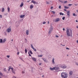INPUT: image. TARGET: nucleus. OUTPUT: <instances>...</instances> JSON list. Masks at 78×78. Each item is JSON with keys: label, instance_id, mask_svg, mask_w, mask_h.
I'll use <instances>...</instances> for the list:
<instances>
[{"label": "nucleus", "instance_id": "obj_39", "mask_svg": "<svg viewBox=\"0 0 78 78\" xmlns=\"http://www.w3.org/2000/svg\"><path fill=\"white\" fill-rule=\"evenodd\" d=\"M0 18H1V19H2V15H0Z\"/></svg>", "mask_w": 78, "mask_h": 78}, {"label": "nucleus", "instance_id": "obj_50", "mask_svg": "<svg viewBox=\"0 0 78 78\" xmlns=\"http://www.w3.org/2000/svg\"><path fill=\"white\" fill-rule=\"evenodd\" d=\"M64 11H67V10H66V9H64Z\"/></svg>", "mask_w": 78, "mask_h": 78}, {"label": "nucleus", "instance_id": "obj_4", "mask_svg": "<svg viewBox=\"0 0 78 78\" xmlns=\"http://www.w3.org/2000/svg\"><path fill=\"white\" fill-rule=\"evenodd\" d=\"M6 41V38H5L3 40L2 39H0V43H5Z\"/></svg>", "mask_w": 78, "mask_h": 78}, {"label": "nucleus", "instance_id": "obj_47", "mask_svg": "<svg viewBox=\"0 0 78 78\" xmlns=\"http://www.w3.org/2000/svg\"><path fill=\"white\" fill-rule=\"evenodd\" d=\"M41 64H42V63H40L39 64V66H41Z\"/></svg>", "mask_w": 78, "mask_h": 78}, {"label": "nucleus", "instance_id": "obj_54", "mask_svg": "<svg viewBox=\"0 0 78 78\" xmlns=\"http://www.w3.org/2000/svg\"><path fill=\"white\" fill-rule=\"evenodd\" d=\"M32 70L33 71V68H32Z\"/></svg>", "mask_w": 78, "mask_h": 78}, {"label": "nucleus", "instance_id": "obj_12", "mask_svg": "<svg viewBox=\"0 0 78 78\" xmlns=\"http://www.w3.org/2000/svg\"><path fill=\"white\" fill-rule=\"evenodd\" d=\"M69 74L70 75H72V74H73V71H70L69 72Z\"/></svg>", "mask_w": 78, "mask_h": 78}, {"label": "nucleus", "instance_id": "obj_35", "mask_svg": "<svg viewBox=\"0 0 78 78\" xmlns=\"http://www.w3.org/2000/svg\"><path fill=\"white\" fill-rule=\"evenodd\" d=\"M62 20H65V16H64L62 18Z\"/></svg>", "mask_w": 78, "mask_h": 78}, {"label": "nucleus", "instance_id": "obj_45", "mask_svg": "<svg viewBox=\"0 0 78 78\" xmlns=\"http://www.w3.org/2000/svg\"><path fill=\"white\" fill-rule=\"evenodd\" d=\"M22 73H23V74H24V73H25V72L24 71H23L22 72Z\"/></svg>", "mask_w": 78, "mask_h": 78}, {"label": "nucleus", "instance_id": "obj_9", "mask_svg": "<svg viewBox=\"0 0 78 78\" xmlns=\"http://www.w3.org/2000/svg\"><path fill=\"white\" fill-rule=\"evenodd\" d=\"M31 46L32 48V49H33V50H34L35 51H36V49L34 48V47H33V44H31Z\"/></svg>", "mask_w": 78, "mask_h": 78}, {"label": "nucleus", "instance_id": "obj_28", "mask_svg": "<svg viewBox=\"0 0 78 78\" xmlns=\"http://www.w3.org/2000/svg\"><path fill=\"white\" fill-rule=\"evenodd\" d=\"M25 53H27V49H25Z\"/></svg>", "mask_w": 78, "mask_h": 78}, {"label": "nucleus", "instance_id": "obj_31", "mask_svg": "<svg viewBox=\"0 0 78 78\" xmlns=\"http://www.w3.org/2000/svg\"><path fill=\"white\" fill-rule=\"evenodd\" d=\"M72 5H73V4H68V6H72Z\"/></svg>", "mask_w": 78, "mask_h": 78}, {"label": "nucleus", "instance_id": "obj_43", "mask_svg": "<svg viewBox=\"0 0 78 78\" xmlns=\"http://www.w3.org/2000/svg\"><path fill=\"white\" fill-rule=\"evenodd\" d=\"M66 50H70V49H69V48H66Z\"/></svg>", "mask_w": 78, "mask_h": 78}, {"label": "nucleus", "instance_id": "obj_33", "mask_svg": "<svg viewBox=\"0 0 78 78\" xmlns=\"http://www.w3.org/2000/svg\"><path fill=\"white\" fill-rule=\"evenodd\" d=\"M60 15H62V16H64V14L63 13H61V12H60Z\"/></svg>", "mask_w": 78, "mask_h": 78}, {"label": "nucleus", "instance_id": "obj_26", "mask_svg": "<svg viewBox=\"0 0 78 78\" xmlns=\"http://www.w3.org/2000/svg\"><path fill=\"white\" fill-rule=\"evenodd\" d=\"M0 76H3V73H2L0 71Z\"/></svg>", "mask_w": 78, "mask_h": 78}, {"label": "nucleus", "instance_id": "obj_16", "mask_svg": "<svg viewBox=\"0 0 78 78\" xmlns=\"http://www.w3.org/2000/svg\"><path fill=\"white\" fill-rule=\"evenodd\" d=\"M26 34L27 35H28L29 34V31L28 30L26 31Z\"/></svg>", "mask_w": 78, "mask_h": 78}, {"label": "nucleus", "instance_id": "obj_53", "mask_svg": "<svg viewBox=\"0 0 78 78\" xmlns=\"http://www.w3.org/2000/svg\"><path fill=\"white\" fill-rule=\"evenodd\" d=\"M76 12H78V10H76Z\"/></svg>", "mask_w": 78, "mask_h": 78}, {"label": "nucleus", "instance_id": "obj_13", "mask_svg": "<svg viewBox=\"0 0 78 78\" xmlns=\"http://www.w3.org/2000/svg\"><path fill=\"white\" fill-rule=\"evenodd\" d=\"M31 59H33V61H34L35 62L36 61V58H35L32 57Z\"/></svg>", "mask_w": 78, "mask_h": 78}, {"label": "nucleus", "instance_id": "obj_41", "mask_svg": "<svg viewBox=\"0 0 78 78\" xmlns=\"http://www.w3.org/2000/svg\"><path fill=\"white\" fill-rule=\"evenodd\" d=\"M45 23H46V22H43V24H45Z\"/></svg>", "mask_w": 78, "mask_h": 78}, {"label": "nucleus", "instance_id": "obj_52", "mask_svg": "<svg viewBox=\"0 0 78 78\" xmlns=\"http://www.w3.org/2000/svg\"><path fill=\"white\" fill-rule=\"evenodd\" d=\"M76 43H77V44H78V40H77L76 41Z\"/></svg>", "mask_w": 78, "mask_h": 78}, {"label": "nucleus", "instance_id": "obj_46", "mask_svg": "<svg viewBox=\"0 0 78 78\" xmlns=\"http://www.w3.org/2000/svg\"><path fill=\"white\" fill-rule=\"evenodd\" d=\"M55 37H59V36H58V35H56L55 36Z\"/></svg>", "mask_w": 78, "mask_h": 78}, {"label": "nucleus", "instance_id": "obj_55", "mask_svg": "<svg viewBox=\"0 0 78 78\" xmlns=\"http://www.w3.org/2000/svg\"><path fill=\"white\" fill-rule=\"evenodd\" d=\"M76 22H78V20H76Z\"/></svg>", "mask_w": 78, "mask_h": 78}, {"label": "nucleus", "instance_id": "obj_23", "mask_svg": "<svg viewBox=\"0 0 78 78\" xmlns=\"http://www.w3.org/2000/svg\"><path fill=\"white\" fill-rule=\"evenodd\" d=\"M64 8H65V9H69V7H67L66 6H64Z\"/></svg>", "mask_w": 78, "mask_h": 78}, {"label": "nucleus", "instance_id": "obj_37", "mask_svg": "<svg viewBox=\"0 0 78 78\" xmlns=\"http://www.w3.org/2000/svg\"><path fill=\"white\" fill-rule=\"evenodd\" d=\"M7 58H9V57H10V55H7Z\"/></svg>", "mask_w": 78, "mask_h": 78}, {"label": "nucleus", "instance_id": "obj_40", "mask_svg": "<svg viewBox=\"0 0 78 78\" xmlns=\"http://www.w3.org/2000/svg\"><path fill=\"white\" fill-rule=\"evenodd\" d=\"M38 57H42V55H38Z\"/></svg>", "mask_w": 78, "mask_h": 78}, {"label": "nucleus", "instance_id": "obj_15", "mask_svg": "<svg viewBox=\"0 0 78 78\" xmlns=\"http://www.w3.org/2000/svg\"><path fill=\"white\" fill-rule=\"evenodd\" d=\"M31 2H32V3H34V4H36V3H37L36 2H35V1H34L33 0H32Z\"/></svg>", "mask_w": 78, "mask_h": 78}, {"label": "nucleus", "instance_id": "obj_34", "mask_svg": "<svg viewBox=\"0 0 78 78\" xmlns=\"http://www.w3.org/2000/svg\"><path fill=\"white\" fill-rule=\"evenodd\" d=\"M75 64H76V65L78 66V62H76Z\"/></svg>", "mask_w": 78, "mask_h": 78}, {"label": "nucleus", "instance_id": "obj_49", "mask_svg": "<svg viewBox=\"0 0 78 78\" xmlns=\"http://www.w3.org/2000/svg\"><path fill=\"white\" fill-rule=\"evenodd\" d=\"M19 52H18V53H17L18 55H19Z\"/></svg>", "mask_w": 78, "mask_h": 78}, {"label": "nucleus", "instance_id": "obj_38", "mask_svg": "<svg viewBox=\"0 0 78 78\" xmlns=\"http://www.w3.org/2000/svg\"><path fill=\"white\" fill-rule=\"evenodd\" d=\"M28 53L29 55V56H31V55L30 54L29 52H28Z\"/></svg>", "mask_w": 78, "mask_h": 78}, {"label": "nucleus", "instance_id": "obj_62", "mask_svg": "<svg viewBox=\"0 0 78 78\" xmlns=\"http://www.w3.org/2000/svg\"><path fill=\"white\" fill-rule=\"evenodd\" d=\"M30 1H27V2H29Z\"/></svg>", "mask_w": 78, "mask_h": 78}, {"label": "nucleus", "instance_id": "obj_63", "mask_svg": "<svg viewBox=\"0 0 78 78\" xmlns=\"http://www.w3.org/2000/svg\"><path fill=\"white\" fill-rule=\"evenodd\" d=\"M41 70H42V69H41Z\"/></svg>", "mask_w": 78, "mask_h": 78}, {"label": "nucleus", "instance_id": "obj_8", "mask_svg": "<svg viewBox=\"0 0 78 78\" xmlns=\"http://www.w3.org/2000/svg\"><path fill=\"white\" fill-rule=\"evenodd\" d=\"M61 68L63 69H66V68H67V66H66L65 65L63 64L62 65Z\"/></svg>", "mask_w": 78, "mask_h": 78}, {"label": "nucleus", "instance_id": "obj_14", "mask_svg": "<svg viewBox=\"0 0 78 78\" xmlns=\"http://www.w3.org/2000/svg\"><path fill=\"white\" fill-rule=\"evenodd\" d=\"M59 68L58 67H55L54 70H59Z\"/></svg>", "mask_w": 78, "mask_h": 78}, {"label": "nucleus", "instance_id": "obj_57", "mask_svg": "<svg viewBox=\"0 0 78 78\" xmlns=\"http://www.w3.org/2000/svg\"><path fill=\"white\" fill-rule=\"evenodd\" d=\"M25 41H26L27 42V39H25Z\"/></svg>", "mask_w": 78, "mask_h": 78}, {"label": "nucleus", "instance_id": "obj_51", "mask_svg": "<svg viewBox=\"0 0 78 78\" xmlns=\"http://www.w3.org/2000/svg\"><path fill=\"white\" fill-rule=\"evenodd\" d=\"M62 46L63 47H64L65 46V45H62Z\"/></svg>", "mask_w": 78, "mask_h": 78}, {"label": "nucleus", "instance_id": "obj_21", "mask_svg": "<svg viewBox=\"0 0 78 78\" xmlns=\"http://www.w3.org/2000/svg\"><path fill=\"white\" fill-rule=\"evenodd\" d=\"M33 8V5H31L30 6V9H32Z\"/></svg>", "mask_w": 78, "mask_h": 78}, {"label": "nucleus", "instance_id": "obj_6", "mask_svg": "<svg viewBox=\"0 0 78 78\" xmlns=\"http://www.w3.org/2000/svg\"><path fill=\"white\" fill-rule=\"evenodd\" d=\"M59 21H60V18H57L55 19V22H58Z\"/></svg>", "mask_w": 78, "mask_h": 78}, {"label": "nucleus", "instance_id": "obj_61", "mask_svg": "<svg viewBox=\"0 0 78 78\" xmlns=\"http://www.w3.org/2000/svg\"><path fill=\"white\" fill-rule=\"evenodd\" d=\"M11 41H13V39H12V40H11Z\"/></svg>", "mask_w": 78, "mask_h": 78}, {"label": "nucleus", "instance_id": "obj_44", "mask_svg": "<svg viewBox=\"0 0 78 78\" xmlns=\"http://www.w3.org/2000/svg\"><path fill=\"white\" fill-rule=\"evenodd\" d=\"M61 5H59V9H61Z\"/></svg>", "mask_w": 78, "mask_h": 78}, {"label": "nucleus", "instance_id": "obj_20", "mask_svg": "<svg viewBox=\"0 0 78 78\" xmlns=\"http://www.w3.org/2000/svg\"><path fill=\"white\" fill-rule=\"evenodd\" d=\"M50 69L51 70H55V67H53V68L50 67Z\"/></svg>", "mask_w": 78, "mask_h": 78}, {"label": "nucleus", "instance_id": "obj_24", "mask_svg": "<svg viewBox=\"0 0 78 78\" xmlns=\"http://www.w3.org/2000/svg\"><path fill=\"white\" fill-rule=\"evenodd\" d=\"M4 11H5V8H2V12H4Z\"/></svg>", "mask_w": 78, "mask_h": 78}, {"label": "nucleus", "instance_id": "obj_60", "mask_svg": "<svg viewBox=\"0 0 78 78\" xmlns=\"http://www.w3.org/2000/svg\"><path fill=\"white\" fill-rule=\"evenodd\" d=\"M44 75H43L42 77H44Z\"/></svg>", "mask_w": 78, "mask_h": 78}, {"label": "nucleus", "instance_id": "obj_3", "mask_svg": "<svg viewBox=\"0 0 78 78\" xmlns=\"http://www.w3.org/2000/svg\"><path fill=\"white\" fill-rule=\"evenodd\" d=\"M53 31V27H51L49 29V32H48V34L50 35L51 34V32Z\"/></svg>", "mask_w": 78, "mask_h": 78}, {"label": "nucleus", "instance_id": "obj_22", "mask_svg": "<svg viewBox=\"0 0 78 78\" xmlns=\"http://www.w3.org/2000/svg\"><path fill=\"white\" fill-rule=\"evenodd\" d=\"M7 10L8 12H9V11H10V8H9V7H8Z\"/></svg>", "mask_w": 78, "mask_h": 78}, {"label": "nucleus", "instance_id": "obj_32", "mask_svg": "<svg viewBox=\"0 0 78 78\" xmlns=\"http://www.w3.org/2000/svg\"><path fill=\"white\" fill-rule=\"evenodd\" d=\"M51 12H52L53 14H55V13H56V12H55L54 11H51Z\"/></svg>", "mask_w": 78, "mask_h": 78}, {"label": "nucleus", "instance_id": "obj_64", "mask_svg": "<svg viewBox=\"0 0 78 78\" xmlns=\"http://www.w3.org/2000/svg\"><path fill=\"white\" fill-rule=\"evenodd\" d=\"M63 36L62 35H61V37H62Z\"/></svg>", "mask_w": 78, "mask_h": 78}, {"label": "nucleus", "instance_id": "obj_59", "mask_svg": "<svg viewBox=\"0 0 78 78\" xmlns=\"http://www.w3.org/2000/svg\"><path fill=\"white\" fill-rule=\"evenodd\" d=\"M49 21H48V24L49 23Z\"/></svg>", "mask_w": 78, "mask_h": 78}, {"label": "nucleus", "instance_id": "obj_48", "mask_svg": "<svg viewBox=\"0 0 78 78\" xmlns=\"http://www.w3.org/2000/svg\"><path fill=\"white\" fill-rule=\"evenodd\" d=\"M63 31H64V30H65V29L64 28H63Z\"/></svg>", "mask_w": 78, "mask_h": 78}, {"label": "nucleus", "instance_id": "obj_18", "mask_svg": "<svg viewBox=\"0 0 78 78\" xmlns=\"http://www.w3.org/2000/svg\"><path fill=\"white\" fill-rule=\"evenodd\" d=\"M25 17V15H21L20 16V18H23V17Z\"/></svg>", "mask_w": 78, "mask_h": 78}, {"label": "nucleus", "instance_id": "obj_30", "mask_svg": "<svg viewBox=\"0 0 78 78\" xmlns=\"http://www.w3.org/2000/svg\"><path fill=\"white\" fill-rule=\"evenodd\" d=\"M4 70L5 72H6V68H4Z\"/></svg>", "mask_w": 78, "mask_h": 78}, {"label": "nucleus", "instance_id": "obj_2", "mask_svg": "<svg viewBox=\"0 0 78 78\" xmlns=\"http://www.w3.org/2000/svg\"><path fill=\"white\" fill-rule=\"evenodd\" d=\"M68 76V74L66 73H61V77L62 78H67Z\"/></svg>", "mask_w": 78, "mask_h": 78}, {"label": "nucleus", "instance_id": "obj_17", "mask_svg": "<svg viewBox=\"0 0 78 78\" xmlns=\"http://www.w3.org/2000/svg\"><path fill=\"white\" fill-rule=\"evenodd\" d=\"M23 6V2H21V5H20V7H22Z\"/></svg>", "mask_w": 78, "mask_h": 78}, {"label": "nucleus", "instance_id": "obj_25", "mask_svg": "<svg viewBox=\"0 0 78 78\" xmlns=\"http://www.w3.org/2000/svg\"><path fill=\"white\" fill-rule=\"evenodd\" d=\"M59 1L60 2H61V3H64V1L62 0H59Z\"/></svg>", "mask_w": 78, "mask_h": 78}, {"label": "nucleus", "instance_id": "obj_36", "mask_svg": "<svg viewBox=\"0 0 78 78\" xmlns=\"http://www.w3.org/2000/svg\"><path fill=\"white\" fill-rule=\"evenodd\" d=\"M46 3L47 5H48L49 4H50V2H46Z\"/></svg>", "mask_w": 78, "mask_h": 78}, {"label": "nucleus", "instance_id": "obj_29", "mask_svg": "<svg viewBox=\"0 0 78 78\" xmlns=\"http://www.w3.org/2000/svg\"><path fill=\"white\" fill-rule=\"evenodd\" d=\"M29 52L30 53V54H31L32 55V54H33V52H32V51H30Z\"/></svg>", "mask_w": 78, "mask_h": 78}, {"label": "nucleus", "instance_id": "obj_58", "mask_svg": "<svg viewBox=\"0 0 78 78\" xmlns=\"http://www.w3.org/2000/svg\"><path fill=\"white\" fill-rule=\"evenodd\" d=\"M76 28H78V26H76Z\"/></svg>", "mask_w": 78, "mask_h": 78}, {"label": "nucleus", "instance_id": "obj_1", "mask_svg": "<svg viewBox=\"0 0 78 78\" xmlns=\"http://www.w3.org/2000/svg\"><path fill=\"white\" fill-rule=\"evenodd\" d=\"M66 34L67 36H72V30L70 29H66Z\"/></svg>", "mask_w": 78, "mask_h": 78}, {"label": "nucleus", "instance_id": "obj_56", "mask_svg": "<svg viewBox=\"0 0 78 78\" xmlns=\"http://www.w3.org/2000/svg\"><path fill=\"white\" fill-rule=\"evenodd\" d=\"M51 9H53V7L51 6Z\"/></svg>", "mask_w": 78, "mask_h": 78}, {"label": "nucleus", "instance_id": "obj_5", "mask_svg": "<svg viewBox=\"0 0 78 78\" xmlns=\"http://www.w3.org/2000/svg\"><path fill=\"white\" fill-rule=\"evenodd\" d=\"M9 69L8 70L9 71H10V69H11L12 71V73H14V74H15V71H14V70H13V67H12L11 66H9Z\"/></svg>", "mask_w": 78, "mask_h": 78}, {"label": "nucleus", "instance_id": "obj_7", "mask_svg": "<svg viewBox=\"0 0 78 78\" xmlns=\"http://www.w3.org/2000/svg\"><path fill=\"white\" fill-rule=\"evenodd\" d=\"M66 12V14L68 17H70V11H67Z\"/></svg>", "mask_w": 78, "mask_h": 78}, {"label": "nucleus", "instance_id": "obj_19", "mask_svg": "<svg viewBox=\"0 0 78 78\" xmlns=\"http://www.w3.org/2000/svg\"><path fill=\"white\" fill-rule=\"evenodd\" d=\"M42 59L44 61V62H47V60H46V59L45 58H42Z\"/></svg>", "mask_w": 78, "mask_h": 78}, {"label": "nucleus", "instance_id": "obj_11", "mask_svg": "<svg viewBox=\"0 0 78 78\" xmlns=\"http://www.w3.org/2000/svg\"><path fill=\"white\" fill-rule=\"evenodd\" d=\"M52 64H55V58H53L52 59Z\"/></svg>", "mask_w": 78, "mask_h": 78}, {"label": "nucleus", "instance_id": "obj_42", "mask_svg": "<svg viewBox=\"0 0 78 78\" xmlns=\"http://www.w3.org/2000/svg\"><path fill=\"white\" fill-rule=\"evenodd\" d=\"M67 1H65L64 2V3H67Z\"/></svg>", "mask_w": 78, "mask_h": 78}, {"label": "nucleus", "instance_id": "obj_27", "mask_svg": "<svg viewBox=\"0 0 78 78\" xmlns=\"http://www.w3.org/2000/svg\"><path fill=\"white\" fill-rule=\"evenodd\" d=\"M73 16H77V15L75 14V13H73Z\"/></svg>", "mask_w": 78, "mask_h": 78}, {"label": "nucleus", "instance_id": "obj_10", "mask_svg": "<svg viewBox=\"0 0 78 78\" xmlns=\"http://www.w3.org/2000/svg\"><path fill=\"white\" fill-rule=\"evenodd\" d=\"M11 28L7 29L6 31L7 33H9L10 32H11Z\"/></svg>", "mask_w": 78, "mask_h": 78}]
</instances>
